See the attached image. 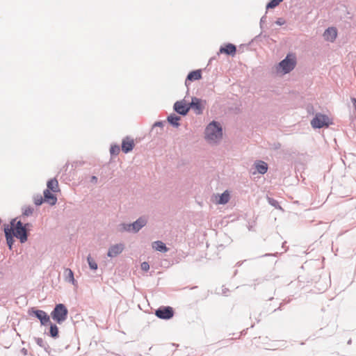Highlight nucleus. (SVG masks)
<instances>
[{"label":"nucleus","instance_id":"1","mask_svg":"<svg viewBox=\"0 0 356 356\" xmlns=\"http://www.w3.org/2000/svg\"><path fill=\"white\" fill-rule=\"evenodd\" d=\"M32 227L33 225L31 222H23L22 216H17L10 220L8 229L21 243H25L28 241L29 232Z\"/></svg>","mask_w":356,"mask_h":356},{"label":"nucleus","instance_id":"2","mask_svg":"<svg viewBox=\"0 0 356 356\" xmlns=\"http://www.w3.org/2000/svg\"><path fill=\"white\" fill-rule=\"evenodd\" d=\"M205 139L209 142L217 143L220 141L223 135V130L220 123L213 120L206 127L204 130Z\"/></svg>","mask_w":356,"mask_h":356},{"label":"nucleus","instance_id":"3","mask_svg":"<svg viewBox=\"0 0 356 356\" xmlns=\"http://www.w3.org/2000/svg\"><path fill=\"white\" fill-rule=\"evenodd\" d=\"M296 64L297 59L296 55L293 53H289L284 59L279 62L276 70L277 72L286 74L293 70Z\"/></svg>","mask_w":356,"mask_h":356},{"label":"nucleus","instance_id":"4","mask_svg":"<svg viewBox=\"0 0 356 356\" xmlns=\"http://www.w3.org/2000/svg\"><path fill=\"white\" fill-rule=\"evenodd\" d=\"M49 316L56 323L60 325L67 320L68 309L64 304L58 303L55 305Z\"/></svg>","mask_w":356,"mask_h":356},{"label":"nucleus","instance_id":"5","mask_svg":"<svg viewBox=\"0 0 356 356\" xmlns=\"http://www.w3.org/2000/svg\"><path fill=\"white\" fill-rule=\"evenodd\" d=\"M332 123V120L327 115L321 113H317L311 121V125L314 129L328 127Z\"/></svg>","mask_w":356,"mask_h":356},{"label":"nucleus","instance_id":"6","mask_svg":"<svg viewBox=\"0 0 356 356\" xmlns=\"http://www.w3.org/2000/svg\"><path fill=\"white\" fill-rule=\"evenodd\" d=\"M28 314L38 319L42 326H47L48 323H50V316L43 310L33 307L29 309Z\"/></svg>","mask_w":356,"mask_h":356},{"label":"nucleus","instance_id":"7","mask_svg":"<svg viewBox=\"0 0 356 356\" xmlns=\"http://www.w3.org/2000/svg\"><path fill=\"white\" fill-rule=\"evenodd\" d=\"M206 104V100L192 97L191 102L189 103L190 110L193 109L196 115H201L203 113Z\"/></svg>","mask_w":356,"mask_h":356},{"label":"nucleus","instance_id":"8","mask_svg":"<svg viewBox=\"0 0 356 356\" xmlns=\"http://www.w3.org/2000/svg\"><path fill=\"white\" fill-rule=\"evenodd\" d=\"M174 314V309L170 306H161L155 311V315L163 320H169L173 317Z\"/></svg>","mask_w":356,"mask_h":356},{"label":"nucleus","instance_id":"9","mask_svg":"<svg viewBox=\"0 0 356 356\" xmlns=\"http://www.w3.org/2000/svg\"><path fill=\"white\" fill-rule=\"evenodd\" d=\"M173 110L177 114L186 116L190 111L189 103H186L184 99L177 101L173 105Z\"/></svg>","mask_w":356,"mask_h":356},{"label":"nucleus","instance_id":"10","mask_svg":"<svg viewBox=\"0 0 356 356\" xmlns=\"http://www.w3.org/2000/svg\"><path fill=\"white\" fill-rule=\"evenodd\" d=\"M237 51L236 46L232 43L227 42L220 47L217 54H225L229 56L234 57Z\"/></svg>","mask_w":356,"mask_h":356},{"label":"nucleus","instance_id":"11","mask_svg":"<svg viewBox=\"0 0 356 356\" xmlns=\"http://www.w3.org/2000/svg\"><path fill=\"white\" fill-rule=\"evenodd\" d=\"M202 77V72L201 69L195 70L189 72L188 75L186 76L185 80V86L188 88V86L191 82H193L195 81H199Z\"/></svg>","mask_w":356,"mask_h":356},{"label":"nucleus","instance_id":"12","mask_svg":"<svg viewBox=\"0 0 356 356\" xmlns=\"http://www.w3.org/2000/svg\"><path fill=\"white\" fill-rule=\"evenodd\" d=\"M135 147V143L133 138L126 136L122 140L121 149L125 153H129Z\"/></svg>","mask_w":356,"mask_h":356},{"label":"nucleus","instance_id":"13","mask_svg":"<svg viewBox=\"0 0 356 356\" xmlns=\"http://www.w3.org/2000/svg\"><path fill=\"white\" fill-rule=\"evenodd\" d=\"M124 249V245L122 243L112 245L108 248L107 256L113 258L120 254Z\"/></svg>","mask_w":356,"mask_h":356},{"label":"nucleus","instance_id":"14","mask_svg":"<svg viewBox=\"0 0 356 356\" xmlns=\"http://www.w3.org/2000/svg\"><path fill=\"white\" fill-rule=\"evenodd\" d=\"M131 223L132 227V233L136 234L147 225V220L145 216H140L136 221Z\"/></svg>","mask_w":356,"mask_h":356},{"label":"nucleus","instance_id":"15","mask_svg":"<svg viewBox=\"0 0 356 356\" xmlns=\"http://www.w3.org/2000/svg\"><path fill=\"white\" fill-rule=\"evenodd\" d=\"M337 36V29L336 27L331 26L326 29L323 33L324 39L326 41L333 42Z\"/></svg>","mask_w":356,"mask_h":356},{"label":"nucleus","instance_id":"16","mask_svg":"<svg viewBox=\"0 0 356 356\" xmlns=\"http://www.w3.org/2000/svg\"><path fill=\"white\" fill-rule=\"evenodd\" d=\"M3 232H4L7 245H8L9 249L11 250L13 248V245L15 243L14 238H15V236H13L11 232L8 229V224L3 225Z\"/></svg>","mask_w":356,"mask_h":356},{"label":"nucleus","instance_id":"17","mask_svg":"<svg viewBox=\"0 0 356 356\" xmlns=\"http://www.w3.org/2000/svg\"><path fill=\"white\" fill-rule=\"evenodd\" d=\"M43 196L44 202L51 206L55 205L58 201L56 195L49 190H44Z\"/></svg>","mask_w":356,"mask_h":356},{"label":"nucleus","instance_id":"18","mask_svg":"<svg viewBox=\"0 0 356 356\" xmlns=\"http://www.w3.org/2000/svg\"><path fill=\"white\" fill-rule=\"evenodd\" d=\"M47 325L49 326V331L47 332V335L50 337L56 339L59 337V329L56 323H52L50 321V323H48Z\"/></svg>","mask_w":356,"mask_h":356},{"label":"nucleus","instance_id":"19","mask_svg":"<svg viewBox=\"0 0 356 356\" xmlns=\"http://www.w3.org/2000/svg\"><path fill=\"white\" fill-rule=\"evenodd\" d=\"M45 190H49V191L53 193L58 192L59 191L58 182L56 178L50 179L47 181V188Z\"/></svg>","mask_w":356,"mask_h":356},{"label":"nucleus","instance_id":"20","mask_svg":"<svg viewBox=\"0 0 356 356\" xmlns=\"http://www.w3.org/2000/svg\"><path fill=\"white\" fill-rule=\"evenodd\" d=\"M180 120L181 118L175 113L170 114L167 118L168 123L175 128H178L180 126Z\"/></svg>","mask_w":356,"mask_h":356},{"label":"nucleus","instance_id":"21","mask_svg":"<svg viewBox=\"0 0 356 356\" xmlns=\"http://www.w3.org/2000/svg\"><path fill=\"white\" fill-rule=\"evenodd\" d=\"M254 165L257 171L261 175H264L268 171V164L263 161H257Z\"/></svg>","mask_w":356,"mask_h":356},{"label":"nucleus","instance_id":"22","mask_svg":"<svg viewBox=\"0 0 356 356\" xmlns=\"http://www.w3.org/2000/svg\"><path fill=\"white\" fill-rule=\"evenodd\" d=\"M152 248L156 250L165 253L168 251V248L166 246L165 243H164L161 241H156L152 243Z\"/></svg>","mask_w":356,"mask_h":356},{"label":"nucleus","instance_id":"23","mask_svg":"<svg viewBox=\"0 0 356 356\" xmlns=\"http://www.w3.org/2000/svg\"><path fill=\"white\" fill-rule=\"evenodd\" d=\"M230 200V194L227 190L225 191L221 194L218 195V198L217 200V203L219 204H225Z\"/></svg>","mask_w":356,"mask_h":356},{"label":"nucleus","instance_id":"24","mask_svg":"<svg viewBox=\"0 0 356 356\" xmlns=\"http://www.w3.org/2000/svg\"><path fill=\"white\" fill-rule=\"evenodd\" d=\"M64 275L65 277V280L73 285H75L76 284V281L74 279V272L69 268H67L64 270Z\"/></svg>","mask_w":356,"mask_h":356},{"label":"nucleus","instance_id":"25","mask_svg":"<svg viewBox=\"0 0 356 356\" xmlns=\"http://www.w3.org/2000/svg\"><path fill=\"white\" fill-rule=\"evenodd\" d=\"M34 340H35V343H37V345H38L40 347L42 348L46 353H47L48 354H50L51 348L47 342H45L40 337H34Z\"/></svg>","mask_w":356,"mask_h":356},{"label":"nucleus","instance_id":"26","mask_svg":"<svg viewBox=\"0 0 356 356\" xmlns=\"http://www.w3.org/2000/svg\"><path fill=\"white\" fill-rule=\"evenodd\" d=\"M283 1L284 0H270L266 6V10L275 8Z\"/></svg>","mask_w":356,"mask_h":356},{"label":"nucleus","instance_id":"27","mask_svg":"<svg viewBox=\"0 0 356 356\" xmlns=\"http://www.w3.org/2000/svg\"><path fill=\"white\" fill-rule=\"evenodd\" d=\"M87 261H88V266L90 267V268L92 270H96L97 268H98V265L97 264V262L94 260V259L90 256V254H89L88 257H87Z\"/></svg>","mask_w":356,"mask_h":356},{"label":"nucleus","instance_id":"28","mask_svg":"<svg viewBox=\"0 0 356 356\" xmlns=\"http://www.w3.org/2000/svg\"><path fill=\"white\" fill-rule=\"evenodd\" d=\"M120 152V147L117 144H112L110 147V154L111 156H116Z\"/></svg>","mask_w":356,"mask_h":356},{"label":"nucleus","instance_id":"29","mask_svg":"<svg viewBox=\"0 0 356 356\" xmlns=\"http://www.w3.org/2000/svg\"><path fill=\"white\" fill-rule=\"evenodd\" d=\"M34 209L31 206H28L22 208V217H29L33 213Z\"/></svg>","mask_w":356,"mask_h":356},{"label":"nucleus","instance_id":"30","mask_svg":"<svg viewBox=\"0 0 356 356\" xmlns=\"http://www.w3.org/2000/svg\"><path fill=\"white\" fill-rule=\"evenodd\" d=\"M131 227H132L131 223L122 222L120 225L119 230L120 232H127L132 233Z\"/></svg>","mask_w":356,"mask_h":356},{"label":"nucleus","instance_id":"31","mask_svg":"<svg viewBox=\"0 0 356 356\" xmlns=\"http://www.w3.org/2000/svg\"><path fill=\"white\" fill-rule=\"evenodd\" d=\"M34 204L36 206L42 205L44 202V196L42 197L41 195H35L33 197Z\"/></svg>","mask_w":356,"mask_h":356},{"label":"nucleus","instance_id":"32","mask_svg":"<svg viewBox=\"0 0 356 356\" xmlns=\"http://www.w3.org/2000/svg\"><path fill=\"white\" fill-rule=\"evenodd\" d=\"M268 202L269 204L275 207V209H282L281 206L280 205V203L277 200H275L273 197H268Z\"/></svg>","mask_w":356,"mask_h":356},{"label":"nucleus","instance_id":"33","mask_svg":"<svg viewBox=\"0 0 356 356\" xmlns=\"http://www.w3.org/2000/svg\"><path fill=\"white\" fill-rule=\"evenodd\" d=\"M262 313H263V312H259L257 314V312L254 310L252 312H251L250 318H254L257 323H259L261 321V317Z\"/></svg>","mask_w":356,"mask_h":356},{"label":"nucleus","instance_id":"34","mask_svg":"<svg viewBox=\"0 0 356 356\" xmlns=\"http://www.w3.org/2000/svg\"><path fill=\"white\" fill-rule=\"evenodd\" d=\"M165 124V122L164 121H156L154 123L153 126H152V130L156 127H160L161 129H163V126Z\"/></svg>","mask_w":356,"mask_h":356},{"label":"nucleus","instance_id":"35","mask_svg":"<svg viewBox=\"0 0 356 356\" xmlns=\"http://www.w3.org/2000/svg\"><path fill=\"white\" fill-rule=\"evenodd\" d=\"M140 267H141L142 270L148 271L149 269V264L147 261H143L141 263Z\"/></svg>","mask_w":356,"mask_h":356},{"label":"nucleus","instance_id":"36","mask_svg":"<svg viewBox=\"0 0 356 356\" xmlns=\"http://www.w3.org/2000/svg\"><path fill=\"white\" fill-rule=\"evenodd\" d=\"M275 23L278 26H282L286 24V20L282 17H279L276 19Z\"/></svg>","mask_w":356,"mask_h":356},{"label":"nucleus","instance_id":"37","mask_svg":"<svg viewBox=\"0 0 356 356\" xmlns=\"http://www.w3.org/2000/svg\"><path fill=\"white\" fill-rule=\"evenodd\" d=\"M266 13H267V12H266L265 15H263L260 19L259 25H260V28L261 30L264 29V24L266 20Z\"/></svg>","mask_w":356,"mask_h":356},{"label":"nucleus","instance_id":"38","mask_svg":"<svg viewBox=\"0 0 356 356\" xmlns=\"http://www.w3.org/2000/svg\"><path fill=\"white\" fill-rule=\"evenodd\" d=\"M97 180H98L97 177L96 176H95V175H92V176L90 177V181L92 184H97Z\"/></svg>","mask_w":356,"mask_h":356},{"label":"nucleus","instance_id":"39","mask_svg":"<svg viewBox=\"0 0 356 356\" xmlns=\"http://www.w3.org/2000/svg\"><path fill=\"white\" fill-rule=\"evenodd\" d=\"M262 37L263 35L261 32V33L255 36L252 41L257 42L258 40H261Z\"/></svg>","mask_w":356,"mask_h":356},{"label":"nucleus","instance_id":"40","mask_svg":"<svg viewBox=\"0 0 356 356\" xmlns=\"http://www.w3.org/2000/svg\"><path fill=\"white\" fill-rule=\"evenodd\" d=\"M284 302H281V303L280 304V306H279L277 308H276V309H275L273 310V312H275L279 311V310H282V306L284 305Z\"/></svg>","mask_w":356,"mask_h":356},{"label":"nucleus","instance_id":"41","mask_svg":"<svg viewBox=\"0 0 356 356\" xmlns=\"http://www.w3.org/2000/svg\"><path fill=\"white\" fill-rule=\"evenodd\" d=\"M21 353L24 355H26L28 354V350L27 349H26L25 348H23L21 349Z\"/></svg>","mask_w":356,"mask_h":356},{"label":"nucleus","instance_id":"42","mask_svg":"<svg viewBox=\"0 0 356 356\" xmlns=\"http://www.w3.org/2000/svg\"><path fill=\"white\" fill-rule=\"evenodd\" d=\"M67 168H68V163H66L64 166H63V169L65 170V171H66L67 170Z\"/></svg>","mask_w":356,"mask_h":356},{"label":"nucleus","instance_id":"43","mask_svg":"<svg viewBox=\"0 0 356 356\" xmlns=\"http://www.w3.org/2000/svg\"><path fill=\"white\" fill-rule=\"evenodd\" d=\"M216 59V57L213 56V57H211L210 59H209V63H211L212 60H215Z\"/></svg>","mask_w":356,"mask_h":356},{"label":"nucleus","instance_id":"44","mask_svg":"<svg viewBox=\"0 0 356 356\" xmlns=\"http://www.w3.org/2000/svg\"><path fill=\"white\" fill-rule=\"evenodd\" d=\"M347 343H348V345H350V344L352 343V339H350L348 341Z\"/></svg>","mask_w":356,"mask_h":356},{"label":"nucleus","instance_id":"45","mask_svg":"<svg viewBox=\"0 0 356 356\" xmlns=\"http://www.w3.org/2000/svg\"><path fill=\"white\" fill-rule=\"evenodd\" d=\"M241 265V262H240V261H239V262H237V263H236V266H240Z\"/></svg>","mask_w":356,"mask_h":356},{"label":"nucleus","instance_id":"46","mask_svg":"<svg viewBox=\"0 0 356 356\" xmlns=\"http://www.w3.org/2000/svg\"><path fill=\"white\" fill-rule=\"evenodd\" d=\"M280 147V144L278 143L277 145H276L275 148H279Z\"/></svg>","mask_w":356,"mask_h":356},{"label":"nucleus","instance_id":"47","mask_svg":"<svg viewBox=\"0 0 356 356\" xmlns=\"http://www.w3.org/2000/svg\"><path fill=\"white\" fill-rule=\"evenodd\" d=\"M273 299V297H270L268 298L269 300H272Z\"/></svg>","mask_w":356,"mask_h":356},{"label":"nucleus","instance_id":"48","mask_svg":"<svg viewBox=\"0 0 356 356\" xmlns=\"http://www.w3.org/2000/svg\"><path fill=\"white\" fill-rule=\"evenodd\" d=\"M269 255H270L269 254H264V257H266V256H269Z\"/></svg>","mask_w":356,"mask_h":356}]
</instances>
